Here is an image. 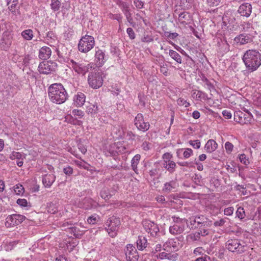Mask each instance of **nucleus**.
<instances>
[{"instance_id":"1","label":"nucleus","mask_w":261,"mask_h":261,"mask_svg":"<svg viewBox=\"0 0 261 261\" xmlns=\"http://www.w3.org/2000/svg\"><path fill=\"white\" fill-rule=\"evenodd\" d=\"M49 99L53 103L61 105L68 99V94L60 83H54L50 85L47 90Z\"/></svg>"},{"instance_id":"2","label":"nucleus","mask_w":261,"mask_h":261,"mask_svg":"<svg viewBox=\"0 0 261 261\" xmlns=\"http://www.w3.org/2000/svg\"><path fill=\"white\" fill-rule=\"evenodd\" d=\"M242 60L246 69L252 72L261 65V54L257 50L249 49L244 53Z\"/></svg>"},{"instance_id":"3","label":"nucleus","mask_w":261,"mask_h":261,"mask_svg":"<svg viewBox=\"0 0 261 261\" xmlns=\"http://www.w3.org/2000/svg\"><path fill=\"white\" fill-rule=\"evenodd\" d=\"M64 61L67 62L70 67L78 74L85 75L90 69L92 68L91 64H86L83 61L79 60L74 61L73 59L66 58Z\"/></svg>"},{"instance_id":"4","label":"nucleus","mask_w":261,"mask_h":261,"mask_svg":"<svg viewBox=\"0 0 261 261\" xmlns=\"http://www.w3.org/2000/svg\"><path fill=\"white\" fill-rule=\"evenodd\" d=\"M120 225L119 218L114 216L109 217L105 223V229L109 236L114 238L117 234V231Z\"/></svg>"},{"instance_id":"5","label":"nucleus","mask_w":261,"mask_h":261,"mask_svg":"<svg viewBox=\"0 0 261 261\" xmlns=\"http://www.w3.org/2000/svg\"><path fill=\"white\" fill-rule=\"evenodd\" d=\"M95 44V40L92 36L86 35L82 37L78 43L79 50L87 53L92 49Z\"/></svg>"},{"instance_id":"6","label":"nucleus","mask_w":261,"mask_h":261,"mask_svg":"<svg viewBox=\"0 0 261 261\" xmlns=\"http://www.w3.org/2000/svg\"><path fill=\"white\" fill-rule=\"evenodd\" d=\"M172 218L174 224L169 228V231L172 234L181 233L184 231L186 226L190 227L185 219H180L175 216L173 217Z\"/></svg>"},{"instance_id":"7","label":"nucleus","mask_w":261,"mask_h":261,"mask_svg":"<svg viewBox=\"0 0 261 261\" xmlns=\"http://www.w3.org/2000/svg\"><path fill=\"white\" fill-rule=\"evenodd\" d=\"M103 73L101 72H90L88 77L89 86L94 89L100 87L103 84Z\"/></svg>"},{"instance_id":"8","label":"nucleus","mask_w":261,"mask_h":261,"mask_svg":"<svg viewBox=\"0 0 261 261\" xmlns=\"http://www.w3.org/2000/svg\"><path fill=\"white\" fill-rule=\"evenodd\" d=\"M57 68V64L50 61L41 62L38 67L39 72L41 74H48L54 72Z\"/></svg>"},{"instance_id":"9","label":"nucleus","mask_w":261,"mask_h":261,"mask_svg":"<svg viewBox=\"0 0 261 261\" xmlns=\"http://www.w3.org/2000/svg\"><path fill=\"white\" fill-rule=\"evenodd\" d=\"M226 247L229 251L232 252L242 253L245 251L244 246L237 239L228 240L226 243Z\"/></svg>"},{"instance_id":"10","label":"nucleus","mask_w":261,"mask_h":261,"mask_svg":"<svg viewBox=\"0 0 261 261\" xmlns=\"http://www.w3.org/2000/svg\"><path fill=\"white\" fill-rule=\"evenodd\" d=\"M252 115L249 112L244 113L241 111H236L234 113V120L241 124L250 123L252 119Z\"/></svg>"},{"instance_id":"11","label":"nucleus","mask_w":261,"mask_h":261,"mask_svg":"<svg viewBox=\"0 0 261 261\" xmlns=\"http://www.w3.org/2000/svg\"><path fill=\"white\" fill-rule=\"evenodd\" d=\"M25 217L17 214L9 215L6 219L5 225L8 227L17 225L22 222Z\"/></svg>"},{"instance_id":"12","label":"nucleus","mask_w":261,"mask_h":261,"mask_svg":"<svg viewBox=\"0 0 261 261\" xmlns=\"http://www.w3.org/2000/svg\"><path fill=\"white\" fill-rule=\"evenodd\" d=\"M175 17L178 16V22L183 26L190 24L192 20L190 14L186 11L180 12V10L176 8L173 14Z\"/></svg>"},{"instance_id":"13","label":"nucleus","mask_w":261,"mask_h":261,"mask_svg":"<svg viewBox=\"0 0 261 261\" xmlns=\"http://www.w3.org/2000/svg\"><path fill=\"white\" fill-rule=\"evenodd\" d=\"M125 258L127 261H137L139 255L137 249L132 244H127L124 248Z\"/></svg>"},{"instance_id":"14","label":"nucleus","mask_w":261,"mask_h":261,"mask_svg":"<svg viewBox=\"0 0 261 261\" xmlns=\"http://www.w3.org/2000/svg\"><path fill=\"white\" fill-rule=\"evenodd\" d=\"M143 226L145 231L150 233L152 236H156L159 232L158 225L148 220H144L142 221Z\"/></svg>"},{"instance_id":"15","label":"nucleus","mask_w":261,"mask_h":261,"mask_svg":"<svg viewBox=\"0 0 261 261\" xmlns=\"http://www.w3.org/2000/svg\"><path fill=\"white\" fill-rule=\"evenodd\" d=\"M134 123L137 128L143 132L147 130L149 128L150 124L148 122H145L143 116L142 114L139 113L136 116Z\"/></svg>"},{"instance_id":"16","label":"nucleus","mask_w":261,"mask_h":261,"mask_svg":"<svg viewBox=\"0 0 261 261\" xmlns=\"http://www.w3.org/2000/svg\"><path fill=\"white\" fill-rule=\"evenodd\" d=\"M107 60V56L105 54V52L100 49H98L96 50L95 54V61L97 66H102Z\"/></svg>"},{"instance_id":"17","label":"nucleus","mask_w":261,"mask_h":261,"mask_svg":"<svg viewBox=\"0 0 261 261\" xmlns=\"http://www.w3.org/2000/svg\"><path fill=\"white\" fill-rule=\"evenodd\" d=\"M238 12L241 16L248 17L252 12V6L248 3H244L240 6Z\"/></svg>"},{"instance_id":"18","label":"nucleus","mask_w":261,"mask_h":261,"mask_svg":"<svg viewBox=\"0 0 261 261\" xmlns=\"http://www.w3.org/2000/svg\"><path fill=\"white\" fill-rule=\"evenodd\" d=\"M193 5V0H177L175 5L178 10H188L191 8Z\"/></svg>"},{"instance_id":"19","label":"nucleus","mask_w":261,"mask_h":261,"mask_svg":"<svg viewBox=\"0 0 261 261\" xmlns=\"http://www.w3.org/2000/svg\"><path fill=\"white\" fill-rule=\"evenodd\" d=\"M56 176L54 174H46L42 176V181L45 188H50L55 181Z\"/></svg>"},{"instance_id":"20","label":"nucleus","mask_w":261,"mask_h":261,"mask_svg":"<svg viewBox=\"0 0 261 261\" xmlns=\"http://www.w3.org/2000/svg\"><path fill=\"white\" fill-rule=\"evenodd\" d=\"M86 100L85 95L82 92H77L73 97L74 105L77 107H82Z\"/></svg>"},{"instance_id":"21","label":"nucleus","mask_w":261,"mask_h":261,"mask_svg":"<svg viewBox=\"0 0 261 261\" xmlns=\"http://www.w3.org/2000/svg\"><path fill=\"white\" fill-rule=\"evenodd\" d=\"M83 206L86 210H89L93 208H96L98 205V203L90 197L85 198L83 201Z\"/></svg>"},{"instance_id":"22","label":"nucleus","mask_w":261,"mask_h":261,"mask_svg":"<svg viewBox=\"0 0 261 261\" xmlns=\"http://www.w3.org/2000/svg\"><path fill=\"white\" fill-rule=\"evenodd\" d=\"M51 54V49L47 46L42 47L39 51V58L42 60L49 59Z\"/></svg>"},{"instance_id":"23","label":"nucleus","mask_w":261,"mask_h":261,"mask_svg":"<svg viewBox=\"0 0 261 261\" xmlns=\"http://www.w3.org/2000/svg\"><path fill=\"white\" fill-rule=\"evenodd\" d=\"M251 37L245 34H240L234 38V41L237 43H239L240 44H245L247 43L250 42L252 41Z\"/></svg>"},{"instance_id":"24","label":"nucleus","mask_w":261,"mask_h":261,"mask_svg":"<svg viewBox=\"0 0 261 261\" xmlns=\"http://www.w3.org/2000/svg\"><path fill=\"white\" fill-rule=\"evenodd\" d=\"M192 97L196 100H206L208 99L207 95L200 90H193L192 91Z\"/></svg>"},{"instance_id":"25","label":"nucleus","mask_w":261,"mask_h":261,"mask_svg":"<svg viewBox=\"0 0 261 261\" xmlns=\"http://www.w3.org/2000/svg\"><path fill=\"white\" fill-rule=\"evenodd\" d=\"M118 187L115 186V190L114 191H109V189L107 187H104L100 192L101 197L103 199H108L112 195H114L115 192L118 190Z\"/></svg>"},{"instance_id":"26","label":"nucleus","mask_w":261,"mask_h":261,"mask_svg":"<svg viewBox=\"0 0 261 261\" xmlns=\"http://www.w3.org/2000/svg\"><path fill=\"white\" fill-rule=\"evenodd\" d=\"M179 243L177 240L171 239L167 241L164 244V250L168 248V251L171 250V251H175L177 249Z\"/></svg>"},{"instance_id":"27","label":"nucleus","mask_w":261,"mask_h":261,"mask_svg":"<svg viewBox=\"0 0 261 261\" xmlns=\"http://www.w3.org/2000/svg\"><path fill=\"white\" fill-rule=\"evenodd\" d=\"M218 144L213 139L208 140L204 146V149L207 153H212L214 152L216 150Z\"/></svg>"},{"instance_id":"28","label":"nucleus","mask_w":261,"mask_h":261,"mask_svg":"<svg viewBox=\"0 0 261 261\" xmlns=\"http://www.w3.org/2000/svg\"><path fill=\"white\" fill-rule=\"evenodd\" d=\"M99 111V108L96 103H90L87 106L86 112L91 116H94L97 114Z\"/></svg>"},{"instance_id":"29","label":"nucleus","mask_w":261,"mask_h":261,"mask_svg":"<svg viewBox=\"0 0 261 261\" xmlns=\"http://www.w3.org/2000/svg\"><path fill=\"white\" fill-rule=\"evenodd\" d=\"M137 246L139 250H143L147 246V240L143 236H139L137 240Z\"/></svg>"},{"instance_id":"30","label":"nucleus","mask_w":261,"mask_h":261,"mask_svg":"<svg viewBox=\"0 0 261 261\" xmlns=\"http://www.w3.org/2000/svg\"><path fill=\"white\" fill-rule=\"evenodd\" d=\"M187 239L190 243L200 241V233H191L187 236Z\"/></svg>"},{"instance_id":"31","label":"nucleus","mask_w":261,"mask_h":261,"mask_svg":"<svg viewBox=\"0 0 261 261\" xmlns=\"http://www.w3.org/2000/svg\"><path fill=\"white\" fill-rule=\"evenodd\" d=\"M183 154L184 157L185 159H188L190 158L193 153V151L192 149L189 148H181L177 150V154H179L180 153Z\"/></svg>"},{"instance_id":"32","label":"nucleus","mask_w":261,"mask_h":261,"mask_svg":"<svg viewBox=\"0 0 261 261\" xmlns=\"http://www.w3.org/2000/svg\"><path fill=\"white\" fill-rule=\"evenodd\" d=\"M69 231L76 238H80L83 236L84 232L83 230H81L79 228L75 226H70L68 227Z\"/></svg>"},{"instance_id":"33","label":"nucleus","mask_w":261,"mask_h":261,"mask_svg":"<svg viewBox=\"0 0 261 261\" xmlns=\"http://www.w3.org/2000/svg\"><path fill=\"white\" fill-rule=\"evenodd\" d=\"M193 221L196 222L198 226L199 225H207V219L204 216L201 215L200 216H196Z\"/></svg>"},{"instance_id":"34","label":"nucleus","mask_w":261,"mask_h":261,"mask_svg":"<svg viewBox=\"0 0 261 261\" xmlns=\"http://www.w3.org/2000/svg\"><path fill=\"white\" fill-rule=\"evenodd\" d=\"M141 159V156L140 154H137L135 155L131 161V166L132 169L136 173L137 169V165L139 163V161Z\"/></svg>"},{"instance_id":"35","label":"nucleus","mask_w":261,"mask_h":261,"mask_svg":"<svg viewBox=\"0 0 261 261\" xmlns=\"http://www.w3.org/2000/svg\"><path fill=\"white\" fill-rule=\"evenodd\" d=\"M117 154V151L116 150L115 144H111L107 148L106 154L107 156H115Z\"/></svg>"},{"instance_id":"36","label":"nucleus","mask_w":261,"mask_h":261,"mask_svg":"<svg viewBox=\"0 0 261 261\" xmlns=\"http://www.w3.org/2000/svg\"><path fill=\"white\" fill-rule=\"evenodd\" d=\"M175 167L176 164L174 162L170 160L164 161V168H166L170 173L174 171Z\"/></svg>"},{"instance_id":"37","label":"nucleus","mask_w":261,"mask_h":261,"mask_svg":"<svg viewBox=\"0 0 261 261\" xmlns=\"http://www.w3.org/2000/svg\"><path fill=\"white\" fill-rule=\"evenodd\" d=\"M242 29L246 32H250L253 29V21L249 20L243 22L241 24Z\"/></svg>"},{"instance_id":"38","label":"nucleus","mask_w":261,"mask_h":261,"mask_svg":"<svg viewBox=\"0 0 261 261\" xmlns=\"http://www.w3.org/2000/svg\"><path fill=\"white\" fill-rule=\"evenodd\" d=\"M66 119L67 120L68 123L76 125H81L82 124V121L76 119V118H74L72 115H68Z\"/></svg>"},{"instance_id":"39","label":"nucleus","mask_w":261,"mask_h":261,"mask_svg":"<svg viewBox=\"0 0 261 261\" xmlns=\"http://www.w3.org/2000/svg\"><path fill=\"white\" fill-rule=\"evenodd\" d=\"M169 56L173 59L175 61H176L178 63H181V58L180 55L177 53L176 51L170 50L169 53Z\"/></svg>"},{"instance_id":"40","label":"nucleus","mask_w":261,"mask_h":261,"mask_svg":"<svg viewBox=\"0 0 261 261\" xmlns=\"http://www.w3.org/2000/svg\"><path fill=\"white\" fill-rule=\"evenodd\" d=\"M17 3H11V4L8 5V9L11 12V13L14 15H17L19 14V12L18 10V7L17 6Z\"/></svg>"},{"instance_id":"41","label":"nucleus","mask_w":261,"mask_h":261,"mask_svg":"<svg viewBox=\"0 0 261 261\" xmlns=\"http://www.w3.org/2000/svg\"><path fill=\"white\" fill-rule=\"evenodd\" d=\"M22 36L27 40H31L33 37V31L30 29L25 30L22 32Z\"/></svg>"},{"instance_id":"42","label":"nucleus","mask_w":261,"mask_h":261,"mask_svg":"<svg viewBox=\"0 0 261 261\" xmlns=\"http://www.w3.org/2000/svg\"><path fill=\"white\" fill-rule=\"evenodd\" d=\"M162 249V245L161 244H158L156 245L154 252H153V255L155 257L157 258H160L161 259H163V252L158 253V252L161 251Z\"/></svg>"},{"instance_id":"43","label":"nucleus","mask_w":261,"mask_h":261,"mask_svg":"<svg viewBox=\"0 0 261 261\" xmlns=\"http://www.w3.org/2000/svg\"><path fill=\"white\" fill-rule=\"evenodd\" d=\"M71 114L74 118H76V119L82 118L85 115L84 111L79 109H73Z\"/></svg>"},{"instance_id":"44","label":"nucleus","mask_w":261,"mask_h":261,"mask_svg":"<svg viewBox=\"0 0 261 261\" xmlns=\"http://www.w3.org/2000/svg\"><path fill=\"white\" fill-rule=\"evenodd\" d=\"M18 204L21 207H30L31 205L30 202H28L25 199L19 198L16 201Z\"/></svg>"},{"instance_id":"45","label":"nucleus","mask_w":261,"mask_h":261,"mask_svg":"<svg viewBox=\"0 0 261 261\" xmlns=\"http://www.w3.org/2000/svg\"><path fill=\"white\" fill-rule=\"evenodd\" d=\"M144 13L141 11L135 14V19L138 21L140 25L141 24V22L143 21L145 24H147V21L143 17Z\"/></svg>"},{"instance_id":"46","label":"nucleus","mask_w":261,"mask_h":261,"mask_svg":"<svg viewBox=\"0 0 261 261\" xmlns=\"http://www.w3.org/2000/svg\"><path fill=\"white\" fill-rule=\"evenodd\" d=\"M178 36L176 33H170L169 32H164V38H166L168 42H171V40H174Z\"/></svg>"},{"instance_id":"47","label":"nucleus","mask_w":261,"mask_h":261,"mask_svg":"<svg viewBox=\"0 0 261 261\" xmlns=\"http://www.w3.org/2000/svg\"><path fill=\"white\" fill-rule=\"evenodd\" d=\"M239 159L240 162L245 165H248L250 164L249 159L245 153L240 154L239 156Z\"/></svg>"},{"instance_id":"48","label":"nucleus","mask_w":261,"mask_h":261,"mask_svg":"<svg viewBox=\"0 0 261 261\" xmlns=\"http://www.w3.org/2000/svg\"><path fill=\"white\" fill-rule=\"evenodd\" d=\"M56 38V36L53 31H49L46 33V40L47 41V44L52 43L53 41H55Z\"/></svg>"},{"instance_id":"49","label":"nucleus","mask_w":261,"mask_h":261,"mask_svg":"<svg viewBox=\"0 0 261 261\" xmlns=\"http://www.w3.org/2000/svg\"><path fill=\"white\" fill-rule=\"evenodd\" d=\"M61 2L59 0H51L50 7L54 11H57L60 8Z\"/></svg>"},{"instance_id":"50","label":"nucleus","mask_w":261,"mask_h":261,"mask_svg":"<svg viewBox=\"0 0 261 261\" xmlns=\"http://www.w3.org/2000/svg\"><path fill=\"white\" fill-rule=\"evenodd\" d=\"M201 81L204 83V86L211 91L212 89H214V86L212 84L208 81V80L204 76H202L201 77Z\"/></svg>"},{"instance_id":"51","label":"nucleus","mask_w":261,"mask_h":261,"mask_svg":"<svg viewBox=\"0 0 261 261\" xmlns=\"http://www.w3.org/2000/svg\"><path fill=\"white\" fill-rule=\"evenodd\" d=\"M75 164L79 167L82 168L84 169L88 170L90 165L86 162L81 160H76L74 161Z\"/></svg>"},{"instance_id":"52","label":"nucleus","mask_w":261,"mask_h":261,"mask_svg":"<svg viewBox=\"0 0 261 261\" xmlns=\"http://www.w3.org/2000/svg\"><path fill=\"white\" fill-rule=\"evenodd\" d=\"M193 181L198 186H202L203 184L202 176L199 174H195L193 177Z\"/></svg>"},{"instance_id":"53","label":"nucleus","mask_w":261,"mask_h":261,"mask_svg":"<svg viewBox=\"0 0 261 261\" xmlns=\"http://www.w3.org/2000/svg\"><path fill=\"white\" fill-rule=\"evenodd\" d=\"M119 7H120L124 14L130 11L129 5L126 2H120L119 4Z\"/></svg>"},{"instance_id":"54","label":"nucleus","mask_w":261,"mask_h":261,"mask_svg":"<svg viewBox=\"0 0 261 261\" xmlns=\"http://www.w3.org/2000/svg\"><path fill=\"white\" fill-rule=\"evenodd\" d=\"M236 216L240 220L243 219L245 217V212L242 207H239L236 212Z\"/></svg>"},{"instance_id":"55","label":"nucleus","mask_w":261,"mask_h":261,"mask_svg":"<svg viewBox=\"0 0 261 261\" xmlns=\"http://www.w3.org/2000/svg\"><path fill=\"white\" fill-rule=\"evenodd\" d=\"M47 212L54 214L58 211V207L53 203H50L47 205Z\"/></svg>"},{"instance_id":"56","label":"nucleus","mask_w":261,"mask_h":261,"mask_svg":"<svg viewBox=\"0 0 261 261\" xmlns=\"http://www.w3.org/2000/svg\"><path fill=\"white\" fill-rule=\"evenodd\" d=\"M14 191L16 194L20 195L23 193L24 188L21 185L18 184L14 187Z\"/></svg>"},{"instance_id":"57","label":"nucleus","mask_w":261,"mask_h":261,"mask_svg":"<svg viewBox=\"0 0 261 261\" xmlns=\"http://www.w3.org/2000/svg\"><path fill=\"white\" fill-rule=\"evenodd\" d=\"M224 147L226 151L228 154H230L231 153L234 147L233 145L228 141L226 142L225 143Z\"/></svg>"},{"instance_id":"58","label":"nucleus","mask_w":261,"mask_h":261,"mask_svg":"<svg viewBox=\"0 0 261 261\" xmlns=\"http://www.w3.org/2000/svg\"><path fill=\"white\" fill-rule=\"evenodd\" d=\"M124 15L125 16L127 21L130 24V25L133 27H135L136 25V23L135 22H134L133 20V18L132 17V14L130 11L127 12L126 13H125Z\"/></svg>"},{"instance_id":"59","label":"nucleus","mask_w":261,"mask_h":261,"mask_svg":"<svg viewBox=\"0 0 261 261\" xmlns=\"http://www.w3.org/2000/svg\"><path fill=\"white\" fill-rule=\"evenodd\" d=\"M98 217L96 215H92L87 218V222L90 224H95L98 220Z\"/></svg>"},{"instance_id":"60","label":"nucleus","mask_w":261,"mask_h":261,"mask_svg":"<svg viewBox=\"0 0 261 261\" xmlns=\"http://www.w3.org/2000/svg\"><path fill=\"white\" fill-rule=\"evenodd\" d=\"M177 254L174 253L172 254H164V259H168L170 260L175 261L177 259Z\"/></svg>"},{"instance_id":"61","label":"nucleus","mask_w":261,"mask_h":261,"mask_svg":"<svg viewBox=\"0 0 261 261\" xmlns=\"http://www.w3.org/2000/svg\"><path fill=\"white\" fill-rule=\"evenodd\" d=\"M177 102L179 106H184L185 108H187L190 105L189 102L182 98H179L177 100Z\"/></svg>"},{"instance_id":"62","label":"nucleus","mask_w":261,"mask_h":261,"mask_svg":"<svg viewBox=\"0 0 261 261\" xmlns=\"http://www.w3.org/2000/svg\"><path fill=\"white\" fill-rule=\"evenodd\" d=\"M189 143L190 145H191L193 148L195 149H198L200 147L201 143L199 140H190L189 142Z\"/></svg>"},{"instance_id":"63","label":"nucleus","mask_w":261,"mask_h":261,"mask_svg":"<svg viewBox=\"0 0 261 261\" xmlns=\"http://www.w3.org/2000/svg\"><path fill=\"white\" fill-rule=\"evenodd\" d=\"M227 220H228V219L227 218L220 219L217 221H216L214 222V225L216 227L222 226L224 225Z\"/></svg>"},{"instance_id":"64","label":"nucleus","mask_w":261,"mask_h":261,"mask_svg":"<svg viewBox=\"0 0 261 261\" xmlns=\"http://www.w3.org/2000/svg\"><path fill=\"white\" fill-rule=\"evenodd\" d=\"M22 155L20 152L13 151L10 154V158L11 160L18 159L20 160L21 158Z\"/></svg>"}]
</instances>
